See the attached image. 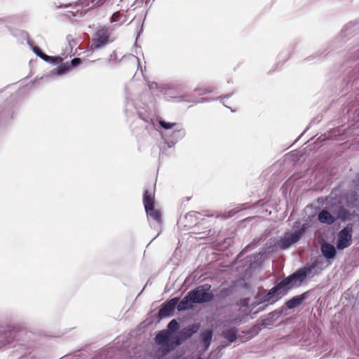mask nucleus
Segmentation results:
<instances>
[{"mask_svg": "<svg viewBox=\"0 0 359 359\" xmlns=\"http://www.w3.org/2000/svg\"><path fill=\"white\" fill-rule=\"evenodd\" d=\"M198 90L202 91L201 95H205V94L210 93L212 92L213 90L210 87H209V88H204V89H198Z\"/></svg>", "mask_w": 359, "mask_h": 359, "instance_id": "obj_26", "label": "nucleus"}, {"mask_svg": "<svg viewBox=\"0 0 359 359\" xmlns=\"http://www.w3.org/2000/svg\"><path fill=\"white\" fill-rule=\"evenodd\" d=\"M186 135L185 130L178 123L177 126L174 128V130L170 135V142L175 144L180 140L182 139Z\"/></svg>", "mask_w": 359, "mask_h": 359, "instance_id": "obj_16", "label": "nucleus"}, {"mask_svg": "<svg viewBox=\"0 0 359 359\" xmlns=\"http://www.w3.org/2000/svg\"><path fill=\"white\" fill-rule=\"evenodd\" d=\"M135 60L137 61V63L140 65V60H139L138 57H135Z\"/></svg>", "mask_w": 359, "mask_h": 359, "instance_id": "obj_28", "label": "nucleus"}, {"mask_svg": "<svg viewBox=\"0 0 359 359\" xmlns=\"http://www.w3.org/2000/svg\"><path fill=\"white\" fill-rule=\"evenodd\" d=\"M158 123H159V125L162 128H163L165 130H169V129H171V128H175L176 126H177V124H178L177 123L166 122V121H163V120H160L158 121Z\"/></svg>", "mask_w": 359, "mask_h": 359, "instance_id": "obj_23", "label": "nucleus"}, {"mask_svg": "<svg viewBox=\"0 0 359 359\" xmlns=\"http://www.w3.org/2000/svg\"><path fill=\"white\" fill-rule=\"evenodd\" d=\"M70 70V65L68 63L63 64L56 69L55 74L57 75H62L67 73Z\"/></svg>", "mask_w": 359, "mask_h": 359, "instance_id": "obj_22", "label": "nucleus"}, {"mask_svg": "<svg viewBox=\"0 0 359 359\" xmlns=\"http://www.w3.org/2000/svg\"><path fill=\"white\" fill-rule=\"evenodd\" d=\"M105 1L106 0H79L74 6L69 4L73 8L70 13L72 16H82L88 11L102 6Z\"/></svg>", "mask_w": 359, "mask_h": 359, "instance_id": "obj_6", "label": "nucleus"}, {"mask_svg": "<svg viewBox=\"0 0 359 359\" xmlns=\"http://www.w3.org/2000/svg\"><path fill=\"white\" fill-rule=\"evenodd\" d=\"M111 32L109 28H103L95 33L92 40V48L98 49L108 43Z\"/></svg>", "mask_w": 359, "mask_h": 359, "instance_id": "obj_10", "label": "nucleus"}, {"mask_svg": "<svg viewBox=\"0 0 359 359\" xmlns=\"http://www.w3.org/2000/svg\"><path fill=\"white\" fill-rule=\"evenodd\" d=\"M126 18L123 15L120 14L118 12L114 13L111 17V22H118V25L125 23Z\"/></svg>", "mask_w": 359, "mask_h": 359, "instance_id": "obj_21", "label": "nucleus"}, {"mask_svg": "<svg viewBox=\"0 0 359 359\" xmlns=\"http://www.w3.org/2000/svg\"><path fill=\"white\" fill-rule=\"evenodd\" d=\"M320 250L322 255L327 260L334 259L337 255L336 248L327 242H323L321 244Z\"/></svg>", "mask_w": 359, "mask_h": 359, "instance_id": "obj_14", "label": "nucleus"}, {"mask_svg": "<svg viewBox=\"0 0 359 359\" xmlns=\"http://www.w3.org/2000/svg\"><path fill=\"white\" fill-rule=\"evenodd\" d=\"M353 224H348L337 235V248L344 250L352 244Z\"/></svg>", "mask_w": 359, "mask_h": 359, "instance_id": "obj_8", "label": "nucleus"}, {"mask_svg": "<svg viewBox=\"0 0 359 359\" xmlns=\"http://www.w3.org/2000/svg\"><path fill=\"white\" fill-rule=\"evenodd\" d=\"M174 336H171V333L168 330L159 332L156 336V342L161 345L159 351L163 355H166L176 346H175Z\"/></svg>", "mask_w": 359, "mask_h": 359, "instance_id": "obj_7", "label": "nucleus"}, {"mask_svg": "<svg viewBox=\"0 0 359 359\" xmlns=\"http://www.w3.org/2000/svg\"><path fill=\"white\" fill-rule=\"evenodd\" d=\"M305 299L306 296L304 294L300 296L294 297L286 302V306L290 309H294L299 306Z\"/></svg>", "mask_w": 359, "mask_h": 359, "instance_id": "obj_18", "label": "nucleus"}, {"mask_svg": "<svg viewBox=\"0 0 359 359\" xmlns=\"http://www.w3.org/2000/svg\"><path fill=\"white\" fill-rule=\"evenodd\" d=\"M168 328L170 331H175L179 328V324L175 319L172 320L168 325Z\"/></svg>", "mask_w": 359, "mask_h": 359, "instance_id": "obj_24", "label": "nucleus"}, {"mask_svg": "<svg viewBox=\"0 0 359 359\" xmlns=\"http://www.w3.org/2000/svg\"><path fill=\"white\" fill-rule=\"evenodd\" d=\"M143 203L147 217L161 224V213L154 207V191L151 188L145 189L143 195Z\"/></svg>", "mask_w": 359, "mask_h": 359, "instance_id": "obj_2", "label": "nucleus"}, {"mask_svg": "<svg viewBox=\"0 0 359 359\" xmlns=\"http://www.w3.org/2000/svg\"><path fill=\"white\" fill-rule=\"evenodd\" d=\"M287 291L281 282L276 285L266 294H264L262 299L264 302L272 304L279 300L283 296L285 295Z\"/></svg>", "mask_w": 359, "mask_h": 359, "instance_id": "obj_9", "label": "nucleus"}, {"mask_svg": "<svg viewBox=\"0 0 359 359\" xmlns=\"http://www.w3.org/2000/svg\"><path fill=\"white\" fill-rule=\"evenodd\" d=\"M178 303L177 298H173L165 303L158 311L160 318H166L171 316L175 311V309Z\"/></svg>", "mask_w": 359, "mask_h": 359, "instance_id": "obj_13", "label": "nucleus"}, {"mask_svg": "<svg viewBox=\"0 0 359 359\" xmlns=\"http://www.w3.org/2000/svg\"><path fill=\"white\" fill-rule=\"evenodd\" d=\"M199 329V325L198 324H192L189 325L184 328H183L180 332L177 333L173 339L175 342V346H178L181 344L184 341L191 337L194 334L197 332Z\"/></svg>", "mask_w": 359, "mask_h": 359, "instance_id": "obj_11", "label": "nucleus"}, {"mask_svg": "<svg viewBox=\"0 0 359 359\" xmlns=\"http://www.w3.org/2000/svg\"><path fill=\"white\" fill-rule=\"evenodd\" d=\"M81 63V60L79 58H74L71 61V65L72 67H76Z\"/></svg>", "mask_w": 359, "mask_h": 359, "instance_id": "obj_25", "label": "nucleus"}, {"mask_svg": "<svg viewBox=\"0 0 359 359\" xmlns=\"http://www.w3.org/2000/svg\"><path fill=\"white\" fill-rule=\"evenodd\" d=\"M201 338L204 344V351H207L209 348L212 338V332L206 330L201 334Z\"/></svg>", "mask_w": 359, "mask_h": 359, "instance_id": "obj_20", "label": "nucleus"}, {"mask_svg": "<svg viewBox=\"0 0 359 359\" xmlns=\"http://www.w3.org/2000/svg\"><path fill=\"white\" fill-rule=\"evenodd\" d=\"M222 336L229 342H233L237 338V330L235 328L224 330L222 332Z\"/></svg>", "mask_w": 359, "mask_h": 359, "instance_id": "obj_19", "label": "nucleus"}, {"mask_svg": "<svg viewBox=\"0 0 359 359\" xmlns=\"http://www.w3.org/2000/svg\"><path fill=\"white\" fill-rule=\"evenodd\" d=\"M210 288V285L204 284L190 291L189 297H191L192 302L194 304H202L211 302L214 298V294L212 292H209Z\"/></svg>", "mask_w": 359, "mask_h": 359, "instance_id": "obj_5", "label": "nucleus"}, {"mask_svg": "<svg viewBox=\"0 0 359 359\" xmlns=\"http://www.w3.org/2000/svg\"><path fill=\"white\" fill-rule=\"evenodd\" d=\"M148 86L150 90H156L158 94H162L165 96L167 100L172 99L175 102H202L204 100L196 101L192 96L188 95H184L180 97L170 96V87L168 84L158 85L157 83L152 81L149 82Z\"/></svg>", "mask_w": 359, "mask_h": 359, "instance_id": "obj_3", "label": "nucleus"}, {"mask_svg": "<svg viewBox=\"0 0 359 359\" xmlns=\"http://www.w3.org/2000/svg\"><path fill=\"white\" fill-rule=\"evenodd\" d=\"M229 96H224L222 99L227 98Z\"/></svg>", "mask_w": 359, "mask_h": 359, "instance_id": "obj_29", "label": "nucleus"}, {"mask_svg": "<svg viewBox=\"0 0 359 359\" xmlns=\"http://www.w3.org/2000/svg\"><path fill=\"white\" fill-rule=\"evenodd\" d=\"M33 51L34 52V53L36 55H38L40 58H41L42 60H43L46 62L57 64L62 61V59L60 57L48 56V55H46L45 53H43L41 50V49L38 47H36V46L34 47Z\"/></svg>", "mask_w": 359, "mask_h": 359, "instance_id": "obj_15", "label": "nucleus"}, {"mask_svg": "<svg viewBox=\"0 0 359 359\" xmlns=\"http://www.w3.org/2000/svg\"><path fill=\"white\" fill-rule=\"evenodd\" d=\"M194 303L191 301V297H189V292L177 304L178 311H185L193 307Z\"/></svg>", "mask_w": 359, "mask_h": 359, "instance_id": "obj_17", "label": "nucleus"}, {"mask_svg": "<svg viewBox=\"0 0 359 359\" xmlns=\"http://www.w3.org/2000/svg\"><path fill=\"white\" fill-rule=\"evenodd\" d=\"M314 266H311L299 269L280 282L288 292L294 286L299 285L306 278V276L311 272Z\"/></svg>", "mask_w": 359, "mask_h": 359, "instance_id": "obj_4", "label": "nucleus"}, {"mask_svg": "<svg viewBox=\"0 0 359 359\" xmlns=\"http://www.w3.org/2000/svg\"><path fill=\"white\" fill-rule=\"evenodd\" d=\"M353 213L350 212L344 207L339 205L332 210L331 212L327 210H321L318 215V219L322 224H332L337 219L341 221L349 220L353 216Z\"/></svg>", "mask_w": 359, "mask_h": 359, "instance_id": "obj_1", "label": "nucleus"}, {"mask_svg": "<svg viewBox=\"0 0 359 359\" xmlns=\"http://www.w3.org/2000/svg\"><path fill=\"white\" fill-rule=\"evenodd\" d=\"M197 359H202V358H197Z\"/></svg>", "mask_w": 359, "mask_h": 359, "instance_id": "obj_30", "label": "nucleus"}, {"mask_svg": "<svg viewBox=\"0 0 359 359\" xmlns=\"http://www.w3.org/2000/svg\"><path fill=\"white\" fill-rule=\"evenodd\" d=\"M358 205V201L356 199L354 200L353 205Z\"/></svg>", "mask_w": 359, "mask_h": 359, "instance_id": "obj_27", "label": "nucleus"}, {"mask_svg": "<svg viewBox=\"0 0 359 359\" xmlns=\"http://www.w3.org/2000/svg\"><path fill=\"white\" fill-rule=\"evenodd\" d=\"M302 235V231L301 230H297L293 233H285L278 243L279 247L283 250L287 249L292 244L296 243Z\"/></svg>", "mask_w": 359, "mask_h": 359, "instance_id": "obj_12", "label": "nucleus"}]
</instances>
